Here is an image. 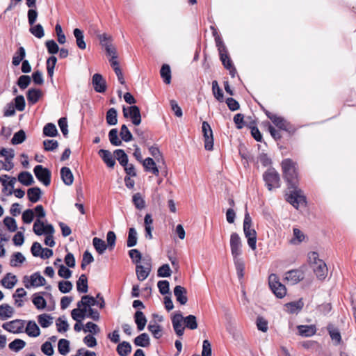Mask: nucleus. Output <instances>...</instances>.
Instances as JSON below:
<instances>
[{
    "label": "nucleus",
    "mask_w": 356,
    "mask_h": 356,
    "mask_svg": "<svg viewBox=\"0 0 356 356\" xmlns=\"http://www.w3.org/2000/svg\"><path fill=\"white\" fill-rule=\"evenodd\" d=\"M268 284L273 293L279 298H282L286 293L284 285L280 283L275 274L269 276Z\"/></svg>",
    "instance_id": "nucleus-4"
},
{
    "label": "nucleus",
    "mask_w": 356,
    "mask_h": 356,
    "mask_svg": "<svg viewBox=\"0 0 356 356\" xmlns=\"http://www.w3.org/2000/svg\"><path fill=\"white\" fill-rule=\"evenodd\" d=\"M134 321L137 325L138 330L139 331L143 330L147 323V318L141 311L136 312L134 314Z\"/></svg>",
    "instance_id": "nucleus-24"
},
{
    "label": "nucleus",
    "mask_w": 356,
    "mask_h": 356,
    "mask_svg": "<svg viewBox=\"0 0 356 356\" xmlns=\"http://www.w3.org/2000/svg\"><path fill=\"white\" fill-rule=\"evenodd\" d=\"M233 259H234V264L236 266V269L238 277V278L241 279L243 277V270H244V268H245L244 263H243L242 259L240 257H236V258H233Z\"/></svg>",
    "instance_id": "nucleus-58"
},
{
    "label": "nucleus",
    "mask_w": 356,
    "mask_h": 356,
    "mask_svg": "<svg viewBox=\"0 0 356 356\" xmlns=\"http://www.w3.org/2000/svg\"><path fill=\"white\" fill-rule=\"evenodd\" d=\"M58 350L60 355H66L70 352V341L65 339H61L58 343Z\"/></svg>",
    "instance_id": "nucleus-42"
},
{
    "label": "nucleus",
    "mask_w": 356,
    "mask_h": 356,
    "mask_svg": "<svg viewBox=\"0 0 356 356\" xmlns=\"http://www.w3.org/2000/svg\"><path fill=\"white\" fill-rule=\"evenodd\" d=\"M24 282L25 287L29 289L31 286L35 287L44 286L46 280L39 273H35L30 276V278L24 276Z\"/></svg>",
    "instance_id": "nucleus-9"
},
{
    "label": "nucleus",
    "mask_w": 356,
    "mask_h": 356,
    "mask_svg": "<svg viewBox=\"0 0 356 356\" xmlns=\"http://www.w3.org/2000/svg\"><path fill=\"white\" fill-rule=\"evenodd\" d=\"M117 129H112L108 133L110 143L114 146H120L122 145V140L119 139Z\"/></svg>",
    "instance_id": "nucleus-46"
},
{
    "label": "nucleus",
    "mask_w": 356,
    "mask_h": 356,
    "mask_svg": "<svg viewBox=\"0 0 356 356\" xmlns=\"http://www.w3.org/2000/svg\"><path fill=\"white\" fill-rule=\"evenodd\" d=\"M113 154L122 166L126 165L127 164L129 161L128 156L123 149H115L113 152Z\"/></svg>",
    "instance_id": "nucleus-39"
},
{
    "label": "nucleus",
    "mask_w": 356,
    "mask_h": 356,
    "mask_svg": "<svg viewBox=\"0 0 356 356\" xmlns=\"http://www.w3.org/2000/svg\"><path fill=\"white\" fill-rule=\"evenodd\" d=\"M57 330L58 332H66L69 329V324L65 319V317L60 316L56 321Z\"/></svg>",
    "instance_id": "nucleus-50"
},
{
    "label": "nucleus",
    "mask_w": 356,
    "mask_h": 356,
    "mask_svg": "<svg viewBox=\"0 0 356 356\" xmlns=\"http://www.w3.org/2000/svg\"><path fill=\"white\" fill-rule=\"evenodd\" d=\"M25 332L31 337H37L40 334V330L34 321H29L25 330Z\"/></svg>",
    "instance_id": "nucleus-21"
},
{
    "label": "nucleus",
    "mask_w": 356,
    "mask_h": 356,
    "mask_svg": "<svg viewBox=\"0 0 356 356\" xmlns=\"http://www.w3.org/2000/svg\"><path fill=\"white\" fill-rule=\"evenodd\" d=\"M134 342L137 346L147 347L149 345V337L147 333H142L135 338Z\"/></svg>",
    "instance_id": "nucleus-35"
},
{
    "label": "nucleus",
    "mask_w": 356,
    "mask_h": 356,
    "mask_svg": "<svg viewBox=\"0 0 356 356\" xmlns=\"http://www.w3.org/2000/svg\"><path fill=\"white\" fill-rule=\"evenodd\" d=\"M73 285L70 281H60L58 282V289L63 293H69Z\"/></svg>",
    "instance_id": "nucleus-64"
},
{
    "label": "nucleus",
    "mask_w": 356,
    "mask_h": 356,
    "mask_svg": "<svg viewBox=\"0 0 356 356\" xmlns=\"http://www.w3.org/2000/svg\"><path fill=\"white\" fill-rule=\"evenodd\" d=\"M183 321L185 327L190 330H195L197 327V318L194 315L191 314L184 317Z\"/></svg>",
    "instance_id": "nucleus-37"
},
{
    "label": "nucleus",
    "mask_w": 356,
    "mask_h": 356,
    "mask_svg": "<svg viewBox=\"0 0 356 356\" xmlns=\"http://www.w3.org/2000/svg\"><path fill=\"white\" fill-rule=\"evenodd\" d=\"M26 56L25 49L24 47H20L17 51L15 53L14 56L13 57V65L15 66H17L19 63L23 60Z\"/></svg>",
    "instance_id": "nucleus-44"
},
{
    "label": "nucleus",
    "mask_w": 356,
    "mask_h": 356,
    "mask_svg": "<svg viewBox=\"0 0 356 356\" xmlns=\"http://www.w3.org/2000/svg\"><path fill=\"white\" fill-rule=\"evenodd\" d=\"M86 313L85 308H75L72 310L71 316L73 320L81 323V320L86 316Z\"/></svg>",
    "instance_id": "nucleus-36"
},
{
    "label": "nucleus",
    "mask_w": 356,
    "mask_h": 356,
    "mask_svg": "<svg viewBox=\"0 0 356 356\" xmlns=\"http://www.w3.org/2000/svg\"><path fill=\"white\" fill-rule=\"evenodd\" d=\"M74 35L76 38V43L77 47L80 49H85L86 48V44L84 41L83 32L79 29H75L73 31Z\"/></svg>",
    "instance_id": "nucleus-27"
},
{
    "label": "nucleus",
    "mask_w": 356,
    "mask_h": 356,
    "mask_svg": "<svg viewBox=\"0 0 356 356\" xmlns=\"http://www.w3.org/2000/svg\"><path fill=\"white\" fill-rule=\"evenodd\" d=\"M161 76L166 84H169L171 81V70L168 64H163L160 70Z\"/></svg>",
    "instance_id": "nucleus-40"
},
{
    "label": "nucleus",
    "mask_w": 356,
    "mask_h": 356,
    "mask_svg": "<svg viewBox=\"0 0 356 356\" xmlns=\"http://www.w3.org/2000/svg\"><path fill=\"white\" fill-rule=\"evenodd\" d=\"M263 178L269 191L280 186V177L277 171L273 168H268L264 174Z\"/></svg>",
    "instance_id": "nucleus-3"
},
{
    "label": "nucleus",
    "mask_w": 356,
    "mask_h": 356,
    "mask_svg": "<svg viewBox=\"0 0 356 356\" xmlns=\"http://www.w3.org/2000/svg\"><path fill=\"white\" fill-rule=\"evenodd\" d=\"M36 178L44 186H48L51 183V171L41 165H36L33 169Z\"/></svg>",
    "instance_id": "nucleus-6"
},
{
    "label": "nucleus",
    "mask_w": 356,
    "mask_h": 356,
    "mask_svg": "<svg viewBox=\"0 0 356 356\" xmlns=\"http://www.w3.org/2000/svg\"><path fill=\"white\" fill-rule=\"evenodd\" d=\"M186 289L179 285H177L174 289V295L176 297V300L181 305H186L188 301Z\"/></svg>",
    "instance_id": "nucleus-15"
},
{
    "label": "nucleus",
    "mask_w": 356,
    "mask_h": 356,
    "mask_svg": "<svg viewBox=\"0 0 356 356\" xmlns=\"http://www.w3.org/2000/svg\"><path fill=\"white\" fill-rule=\"evenodd\" d=\"M150 271L151 269L149 267H145L140 264H137L136 266L137 278L140 281L145 280L148 277Z\"/></svg>",
    "instance_id": "nucleus-26"
},
{
    "label": "nucleus",
    "mask_w": 356,
    "mask_h": 356,
    "mask_svg": "<svg viewBox=\"0 0 356 356\" xmlns=\"http://www.w3.org/2000/svg\"><path fill=\"white\" fill-rule=\"evenodd\" d=\"M76 289L79 293H87L88 290V279L85 274H82L76 282Z\"/></svg>",
    "instance_id": "nucleus-31"
},
{
    "label": "nucleus",
    "mask_w": 356,
    "mask_h": 356,
    "mask_svg": "<svg viewBox=\"0 0 356 356\" xmlns=\"http://www.w3.org/2000/svg\"><path fill=\"white\" fill-rule=\"evenodd\" d=\"M26 346V342L19 339H16L12 342H10L8 345L9 348L15 352H18L22 348H24Z\"/></svg>",
    "instance_id": "nucleus-49"
},
{
    "label": "nucleus",
    "mask_w": 356,
    "mask_h": 356,
    "mask_svg": "<svg viewBox=\"0 0 356 356\" xmlns=\"http://www.w3.org/2000/svg\"><path fill=\"white\" fill-rule=\"evenodd\" d=\"M285 306L290 314H296L302 309L304 302L302 300H299L298 301L289 302L286 304Z\"/></svg>",
    "instance_id": "nucleus-28"
},
{
    "label": "nucleus",
    "mask_w": 356,
    "mask_h": 356,
    "mask_svg": "<svg viewBox=\"0 0 356 356\" xmlns=\"http://www.w3.org/2000/svg\"><path fill=\"white\" fill-rule=\"evenodd\" d=\"M25 321L23 320L16 319L10 322L5 323L2 325V327L8 332L13 333H21L23 332Z\"/></svg>",
    "instance_id": "nucleus-11"
},
{
    "label": "nucleus",
    "mask_w": 356,
    "mask_h": 356,
    "mask_svg": "<svg viewBox=\"0 0 356 356\" xmlns=\"http://www.w3.org/2000/svg\"><path fill=\"white\" fill-rule=\"evenodd\" d=\"M300 335L305 337H309L314 335L316 332V326L314 325H298L297 327Z\"/></svg>",
    "instance_id": "nucleus-19"
},
{
    "label": "nucleus",
    "mask_w": 356,
    "mask_h": 356,
    "mask_svg": "<svg viewBox=\"0 0 356 356\" xmlns=\"http://www.w3.org/2000/svg\"><path fill=\"white\" fill-rule=\"evenodd\" d=\"M212 92L213 95L216 99L219 102H222L224 99L223 92L222 89L219 87L217 81H213L212 82Z\"/></svg>",
    "instance_id": "nucleus-47"
},
{
    "label": "nucleus",
    "mask_w": 356,
    "mask_h": 356,
    "mask_svg": "<svg viewBox=\"0 0 356 356\" xmlns=\"http://www.w3.org/2000/svg\"><path fill=\"white\" fill-rule=\"evenodd\" d=\"M95 33L96 36L98 38L100 44L105 47L106 44H110V42L112 40V38L111 35H108L106 33L101 34L98 30H95Z\"/></svg>",
    "instance_id": "nucleus-57"
},
{
    "label": "nucleus",
    "mask_w": 356,
    "mask_h": 356,
    "mask_svg": "<svg viewBox=\"0 0 356 356\" xmlns=\"http://www.w3.org/2000/svg\"><path fill=\"white\" fill-rule=\"evenodd\" d=\"M38 321L42 327L46 328L53 323V318L47 314H42L38 316Z\"/></svg>",
    "instance_id": "nucleus-38"
},
{
    "label": "nucleus",
    "mask_w": 356,
    "mask_h": 356,
    "mask_svg": "<svg viewBox=\"0 0 356 356\" xmlns=\"http://www.w3.org/2000/svg\"><path fill=\"white\" fill-rule=\"evenodd\" d=\"M10 275V273L7 274V276L3 278L1 281V284L5 286L7 289H13L15 285L16 284L17 280V277L15 275H12L10 277V280H9L8 278V276Z\"/></svg>",
    "instance_id": "nucleus-54"
},
{
    "label": "nucleus",
    "mask_w": 356,
    "mask_h": 356,
    "mask_svg": "<svg viewBox=\"0 0 356 356\" xmlns=\"http://www.w3.org/2000/svg\"><path fill=\"white\" fill-rule=\"evenodd\" d=\"M327 330L335 346L340 344L341 342V336L339 329L332 324H329L327 327Z\"/></svg>",
    "instance_id": "nucleus-18"
},
{
    "label": "nucleus",
    "mask_w": 356,
    "mask_h": 356,
    "mask_svg": "<svg viewBox=\"0 0 356 356\" xmlns=\"http://www.w3.org/2000/svg\"><path fill=\"white\" fill-rule=\"evenodd\" d=\"M267 117L272 121V122L280 129L286 131L289 124L287 121L281 116H278L276 114H273L270 112L267 111Z\"/></svg>",
    "instance_id": "nucleus-13"
},
{
    "label": "nucleus",
    "mask_w": 356,
    "mask_h": 356,
    "mask_svg": "<svg viewBox=\"0 0 356 356\" xmlns=\"http://www.w3.org/2000/svg\"><path fill=\"white\" fill-rule=\"evenodd\" d=\"M183 320L184 316L180 312L173 314L171 318L174 331L178 337L183 336L184 332L185 326L183 325Z\"/></svg>",
    "instance_id": "nucleus-10"
},
{
    "label": "nucleus",
    "mask_w": 356,
    "mask_h": 356,
    "mask_svg": "<svg viewBox=\"0 0 356 356\" xmlns=\"http://www.w3.org/2000/svg\"><path fill=\"white\" fill-rule=\"evenodd\" d=\"M242 241L236 232H233L230 236V248L233 258L240 257L242 253Z\"/></svg>",
    "instance_id": "nucleus-8"
},
{
    "label": "nucleus",
    "mask_w": 356,
    "mask_h": 356,
    "mask_svg": "<svg viewBox=\"0 0 356 356\" xmlns=\"http://www.w3.org/2000/svg\"><path fill=\"white\" fill-rule=\"evenodd\" d=\"M134 133L139 137L140 143L145 146H149V135L145 131L138 128H135Z\"/></svg>",
    "instance_id": "nucleus-52"
},
{
    "label": "nucleus",
    "mask_w": 356,
    "mask_h": 356,
    "mask_svg": "<svg viewBox=\"0 0 356 356\" xmlns=\"http://www.w3.org/2000/svg\"><path fill=\"white\" fill-rule=\"evenodd\" d=\"M243 232L247 238L250 248L254 250L257 248V232L252 227V218L248 211L245 212L243 220Z\"/></svg>",
    "instance_id": "nucleus-2"
},
{
    "label": "nucleus",
    "mask_w": 356,
    "mask_h": 356,
    "mask_svg": "<svg viewBox=\"0 0 356 356\" xmlns=\"http://www.w3.org/2000/svg\"><path fill=\"white\" fill-rule=\"evenodd\" d=\"M24 255L19 252H15L10 259V266L13 267L17 266V263L22 264L25 261Z\"/></svg>",
    "instance_id": "nucleus-60"
},
{
    "label": "nucleus",
    "mask_w": 356,
    "mask_h": 356,
    "mask_svg": "<svg viewBox=\"0 0 356 356\" xmlns=\"http://www.w3.org/2000/svg\"><path fill=\"white\" fill-rule=\"evenodd\" d=\"M42 191L39 187L30 188L27 191V196L29 200L32 203H35L41 197Z\"/></svg>",
    "instance_id": "nucleus-23"
},
{
    "label": "nucleus",
    "mask_w": 356,
    "mask_h": 356,
    "mask_svg": "<svg viewBox=\"0 0 356 356\" xmlns=\"http://www.w3.org/2000/svg\"><path fill=\"white\" fill-rule=\"evenodd\" d=\"M92 244L95 249L99 254H102L108 248L105 241L97 237H95L92 239Z\"/></svg>",
    "instance_id": "nucleus-33"
},
{
    "label": "nucleus",
    "mask_w": 356,
    "mask_h": 356,
    "mask_svg": "<svg viewBox=\"0 0 356 356\" xmlns=\"http://www.w3.org/2000/svg\"><path fill=\"white\" fill-rule=\"evenodd\" d=\"M202 131L204 137L205 149L208 151L212 150L213 147V131L211 126L206 121L202 122Z\"/></svg>",
    "instance_id": "nucleus-7"
},
{
    "label": "nucleus",
    "mask_w": 356,
    "mask_h": 356,
    "mask_svg": "<svg viewBox=\"0 0 356 356\" xmlns=\"http://www.w3.org/2000/svg\"><path fill=\"white\" fill-rule=\"evenodd\" d=\"M120 136L121 139L124 142H129L133 140V136L131 131L129 130L126 124H123L121 127Z\"/></svg>",
    "instance_id": "nucleus-48"
},
{
    "label": "nucleus",
    "mask_w": 356,
    "mask_h": 356,
    "mask_svg": "<svg viewBox=\"0 0 356 356\" xmlns=\"http://www.w3.org/2000/svg\"><path fill=\"white\" fill-rule=\"evenodd\" d=\"M43 134L49 137L57 136L58 131L56 125L53 123H47L43 128Z\"/></svg>",
    "instance_id": "nucleus-45"
},
{
    "label": "nucleus",
    "mask_w": 356,
    "mask_h": 356,
    "mask_svg": "<svg viewBox=\"0 0 356 356\" xmlns=\"http://www.w3.org/2000/svg\"><path fill=\"white\" fill-rule=\"evenodd\" d=\"M25 140L26 134L24 130L21 129L14 134L11 143L13 145H18L22 143Z\"/></svg>",
    "instance_id": "nucleus-56"
},
{
    "label": "nucleus",
    "mask_w": 356,
    "mask_h": 356,
    "mask_svg": "<svg viewBox=\"0 0 356 356\" xmlns=\"http://www.w3.org/2000/svg\"><path fill=\"white\" fill-rule=\"evenodd\" d=\"M116 351L120 356H127L131 351V346L127 341L119 343Z\"/></svg>",
    "instance_id": "nucleus-30"
},
{
    "label": "nucleus",
    "mask_w": 356,
    "mask_h": 356,
    "mask_svg": "<svg viewBox=\"0 0 356 356\" xmlns=\"http://www.w3.org/2000/svg\"><path fill=\"white\" fill-rule=\"evenodd\" d=\"M313 270L319 280H324L327 274V268L323 261H317V264L313 266Z\"/></svg>",
    "instance_id": "nucleus-16"
},
{
    "label": "nucleus",
    "mask_w": 356,
    "mask_h": 356,
    "mask_svg": "<svg viewBox=\"0 0 356 356\" xmlns=\"http://www.w3.org/2000/svg\"><path fill=\"white\" fill-rule=\"evenodd\" d=\"M303 273L300 270H291L286 273L285 279L291 284H295L303 280Z\"/></svg>",
    "instance_id": "nucleus-14"
},
{
    "label": "nucleus",
    "mask_w": 356,
    "mask_h": 356,
    "mask_svg": "<svg viewBox=\"0 0 356 356\" xmlns=\"http://www.w3.org/2000/svg\"><path fill=\"white\" fill-rule=\"evenodd\" d=\"M137 232L135 228L131 227L128 232V238L127 241V245L129 248L135 246L137 244Z\"/></svg>",
    "instance_id": "nucleus-41"
},
{
    "label": "nucleus",
    "mask_w": 356,
    "mask_h": 356,
    "mask_svg": "<svg viewBox=\"0 0 356 356\" xmlns=\"http://www.w3.org/2000/svg\"><path fill=\"white\" fill-rule=\"evenodd\" d=\"M14 312V309L8 304L0 305V320L4 321L11 318Z\"/></svg>",
    "instance_id": "nucleus-25"
},
{
    "label": "nucleus",
    "mask_w": 356,
    "mask_h": 356,
    "mask_svg": "<svg viewBox=\"0 0 356 356\" xmlns=\"http://www.w3.org/2000/svg\"><path fill=\"white\" fill-rule=\"evenodd\" d=\"M106 120L109 125H115L118 123V113L115 108H111L108 110Z\"/></svg>",
    "instance_id": "nucleus-34"
},
{
    "label": "nucleus",
    "mask_w": 356,
    "mask_h": 356,
    "mask_svg": "<svg viewBox=\"0 0 356 356\" xmlns=\"http://www.w3.org/2000/svg\"><path fill=\"white\" fill-rule=\"evenodd\" d=\"M29 31L31 34L35 36L38 38H42L44 35V29L42 26L40 24H36L35 26H31L29 29Z\"/></svg>",
    "instance_id": "nucleus-59"
},
{
    "label": "nucleus",
    "mask_w": 356,
    "mask_h": 356,
    "mask_svg": "<svg viewBox=\"0 0 356 356\" xmlns=\"http://www.w3.org/2000/svg\"><path fill=\"white\" fill-rule=\"evenodd\" d=\"M282 169L283 177L288 184L289 188H291L287 201L295 208L298 209L300 205H306V197L302 191L298 188V172L297 164L291 159H285L282 161Z\"/></svg>",
    "instance_id": "nucleus-1"
},
{
    "label": "nucleus",
    "mask_w": 356,
    "mask_h": 356,
    "mask_svg": "<svg viewBox=\"0 0 356 356\" xmlns=\"http://www.w3.org/2000/svg\"><path fill=\"white\" fill-rule=\"evenodd\" d=\"M33 303L38 309H43L47 306L45 299L41 296H38L36 293L33 295Z\"/></svg>",
    "instance_id": "nucleus-53"
},
{
    "label": "nucleus",
    "mask_w": 356,
    "mask_h": 356,
    "mask_svg": "<svg viewBox=\"0 0 356 356\" xmlns=\"http://www.w3.org/2000/svg\"><path fill=\"white\" fill-rule=\"evenodd\" d=\"M0 156H3L5 158L6 163L11 164V163H13L12 159L15 156V152L13 149H7L6 148H2L0 150Z\"/></svg>",
    "instance_id": "nucleus-55"
},
{
    "label": "nucleus",
    "mask_w": 356,
    "mask_h": 356,
    "mask_svg": "<svg viewBox=\"0 0 356 356\" xmlns=\"http://www.w3.org/2000/svg\"><path fill=\"white\" fill-rule=\"evenodd\" d=\"M42 95V91L40 89L31 88L27 91L26 97L30 104H34L38 102Z\"/></svg>",
    "instance_id": "nucleus-22"
},
{
    "label": "nucleus",
    "mask_w": 356,
    "mask_h": 356,
    "mask_svg": "<svg viewBox=\"0 0 356 356\" xmlns=\"http://www.w3.org/2000/svg\"><path fill=\"white\" fill-rule=\"evenodd\" d=\"M122 112L124 117L129 118L134 125L138 126L141 123V115L138 106L135 105L128 107L123 106Z\"/></svg>",
    "instance_id": "nucleus-5"
},
{
    "label": "nucleus",
    "mask_w": 356,
    "mask_h": 356,
    "mask_svg": "<svg viewBox=\"0 0 356 356\" xmlns=\"http://www.w3.org/2000/svg\"><path fill=\"white\" fill-rule=\"evenodd\" d=\"M92 84L95 92L104 93L106 90V81L103 76L96 73L92 76Z\"/></svg>",
    "instance_id": "nucleus-12"
},
{
    "label": "nucleus",
    "mask_w": 356,
    "mask_h": 356,
    "mask_svg": "<svg viewBox=\"0 0 356 356\" xmlns=\"http://www.w3.org/2000/svg\"><path fill=\"white\" fill-rule=\"evenodd\" d=\"M220 58L222 61V63L225 68L226 69H230L232 68V65H233L232 60L230 59L227 49H224L223 47H221L220 49Z\"/></svg>",
    "instance_id": "nucleus-32"
},
{
    "label": "nucleus",
    "mask_w": 356,
    "mask_h": 356,
    "mask_svg": "<svg viewBox=\"0 0 356 356\" xmlns=\"http://www.w3.org/2000/svg\"><path fill=\"white\" fill-rule=\"evenodd\" d=\"M60 177L65 185L71 186L73 184L74 175L69 168L63 167L60 169Z\"/></svg>",
    "instance_id": "nucleus-20"
},
{
    "label": "nucleus",
    "mask_w": 356,
    "mask_h": 356,
    "mask_svg": "<svg viewBox=\"0 0 356 356\" xmlns=\"http://www.w3.org/2000/svg\"><path fill=\"white\" fill-rule=\"evenodd\" d=\"M18 181L24 186H31L34 180L32 175L27 171L22 172L18 175Z\"/></svg>",
    "instance_id": "nucleus-29"
},
{
    "label": "nucleus",
    "mask_w": 356,
    "mask_h": 356,
    "mask_svg": "<svg viewBox=\"0 0 356 356\" xmlns=\"http://www.w3.org/2000/svg\"><path fill=\"white\" fill-rule=\"evenodd\" d=\"M3 223L8 229L11 232H15L17 229L16 220L13 218L8 216L6 217L3 219Z\"/></svg>",
    "instance_id": "nucleus-62"
},
{
    "label": "nucleus",
    "mask_w": 356,
    "mask_h": 356,
    "mask_svg": "<svg viewBox=\"0 0 356 356\" xmlns=\"http://www.w3.org/2000/svg\"><path fill=\"white\" fill-rule=\"evenodd\" d=\"M98 154L108 168H113L114 167L115 161L110 151L102 149L99 151Z\"/></svg>",
    "instance_id": "nucleus-17"
},
{
    "label": "nucleus",
    "mask_w": 356,
    "mask_h": 356,
    "mask_svg": "<svg viewBox=\"0 0 356 356\" xmlns=\"http://www.w3.org/2000/svg\"><path fill=\"white\" fill-rule=\"evenodd\" d=\"M147 329L156 339H159L161 337L162 334L161 326L156 322H154L153 324L149 323L147 326Z\"/></svg>",
    "instance_id": "nucleus-51"
},
{
    "label": "nucleus",
    "mask_w": 356,
    "mask_h": 356,
    "mask_svg": "<svg viewBox=\"0 0 356 356\" xmlns=\"http://www.w3.org/2000/svg\"><path fill=\"white\" fill-rule=\"evenodd\" d=\"M31 77L28 75H22L18 78L17 84L22 89H26L31 83Z\"/></svg>",
    "instance_id": "nucleus-61"
},
{
    "label": "nucleus",
    "mask_w": 356,
    "mask_h": 356,
    "mask_svg": "<svg viewBox=\"0 0 356 356\" xmlns=\"http://www.w3.org/2000/svg\"><path fill=\"white\" fill-rule=\"evenodd\" d=\"M45 45L49 54H55L59 51V47L54 40L46 41Z\"/></svg>",
    "instance_id": "nucleus-63"
},
{
    "label": "nucleus",
    "mask_w": 356,
    "mask_h": 356,
    "mask_svg": "<svg viewBox=\"0 0 356 356\" xmlns=\"http://www.w3.org/2000/svg\"><path fill=\"white\" fill-rule=\"evenodd\" d=\"M132 202L137 209L141 210L145 207V202L140 193L133 195Z\"/></svg>",
    "instance_id": "nucleus-43"
}]
</instances>
